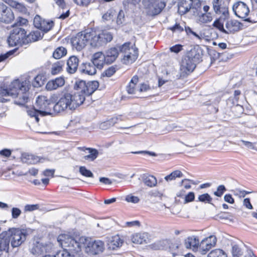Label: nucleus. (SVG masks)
I'll use <instances>...</instances> for the list:
<instances>
[{"label":"nucleus","mask_w":257,"mask_h":257,"mask_svg":"<svg viewBox=\"0 0 257 257\" xmlns=\"http://www.w3.org/2000/svg\"><path fill=\"white\" fill-rule=\"evenodd\" d=\"M131 43H127L119 47V51L123 54L122 62L125 64L133 63L138 57V50L135 45L130 46Z\"/></svg>","instance_id":"nucleus-7"},{"label":"nucleus","mask_w":257,"mask_h":257,"mask_svg":"<svg viewBox=\"0 0 257 257\" xmlns=\"http://www.w3.org/2000/svg\"><path fill=\"white\" fill-rule=\"evenodd\" d=\"M28 114L31 117H34L36 121L38 122L39 121V115H40L39 109L35 108H31L27 110Z\"/></svg>","instance_id":"nucleus-45"},{"label":"nucleus","mask_w":257,"mask_h":257,"mask_svg":"<svg viewBox=\"0 0 257 257\" xmlns=\"http://www.w3.org/2000/svg\"><path fill=\"white\" fill-rule=\"evenodd\" d=\"M67 54V50L63 47L57 48L53 52V56L55 59H59Z\"/></svg>","instance_id":"nucleus-38"},{"label":"nucleus","mask_w":257,"mask_h":257,"mask_svg":"<svg viewBox=\"0 0 257 257\" xmlns=\"http://www.w3.org/2000/svg\"><path fill=\"white\" fill-rule=\"evenodd\" d=\"M85 97L80 93H64L59 99L58 101L53 106L55 112H60L67 109L70 110L75 109L77 107L83 104Z\"/></svg>","instance_id":"nucleus-2"},{"label":"nucleus","mask_w":257,"mask_h":257,"mask_svg":"<svg viewBox=\"0 0 257 257\" xmlns=\"http://www.w3.org/2000/svg\"><path fill=\"white\" fill-rule=\"evenodd\" d=\"M115 15L116 13L114 10H109L103 15L102 19L103 21H110L113 20Z\"/></svg>","instance_id":"nucleus-44"},{"label":"nucleus","mask_w":257,"mask_h":257,"mask_svg":"<svg viewBox=\"0 0 257 257\" xmlns=\"http://www.w3.org/2000/svg\"><path fill=\"white\" fill-rule=\"evenodd\" d=\"M212 20V16L210 13H204L198 16V21L199 23L205 24L210 22Z\"/></svg>","instance_id":"nucleus-39"},{"label":"nucleus","mask_w":257,"mask_h":257,"mask_svg":"<svg viewBox=\"0 0 257 257\" xmlns=\"http://www.w3.org/2000/svg\"><path fill=\"white\" fill-rule=\"evenodd\" d=\"M80 173L86 177H93V173L89 170L87 169L84 166H81L79 168Z\"/></svg>","instance_id":"nucleus-50"},{"label":"nucleus","mask_w":257,"mask_h":257,"mask_svg":"<svg viewBox=\"0 0 257 257\" xmlns=\"http://www.w3.org/2000/svg\"><path fill=\"white\" fill-rule=\"evenodd\" d=\"M201 7V3L199 0H193L191 4V9L192 10H198Z\"/></svg>","instance_id":"nucleus-64"},{"label":"nucleus","mask_w":257,"mask_h":257,"mask_svg":"<svg viewBox=\"0 0 257 257\" xmlns=\"http://www.w3.org/2000/svg\"><path fill=\"white\" fill-rule=\"evenodd\" d=\"M79 59L75 56H72L69 57L67 62V67L66 70L68 73L70 74L74 73L77 70Z\"/></svg>","instance_id":"nucleus-20"},{"label":"nucleus","mask_w":257,"mask_h":257,"mask_svg":"<svg viewBox=\"0 0 257 257\" xmlns=\"http://www.w3.org/2000/svg\"><path fill=\"white\" fill-rule=\"evenodd\" d=\"M192 3H188L185 0H180L178 3V12L180 15H184L191 9Z\"/></svg>","instance_id":"nucleus-28"},{"label":"nucleus","mask_w":257,"mask_h":257,"mask_svg":"<svg viewBox=\"0 0 257 257\" xmlns=\"http://www.w3.org/2000/svg\"><path fill=\"white\" fill-rule=\"evenodd\" d=\"M143 181L146 185L150 187H154L157 184V179L153 175H145Z\"/></svg>","instance_id":"nucleus-34"},{"label":"nucleus","mask_w":257,"mask_h":257,"mask_svg":"<svg viewBox=\"0 0 257 257\" xmlns=\"http://www.w3.org/2000/svg\"><path fill=\"white\" fill-rule=\"evenodd\" d=\"M44 33L39 30L31 32L29 34L27 35V41H28V44L41 39Z\"/></svg>","instance_id":"nucleus-29"},{"label":"nucleus","mask_w":257,"mask_h":257,"mask_svg":"<svg viewBox=\"0 0 257 257\" xmlns=\"http://www.w3.org/2000/svg\"><path fill=\"white\" fill-rule=\"evenodd\" d=\"M216 238L214 235H210L203 239L199 244V251L205 254L210 249L214 247L216 243Z\"/></svg>","instance_id":"nucleus-14"},{"label":"nucleus","mask_w":257,"mask_h":257,"mask_svg":"<svg viewBox=\"0 0 257 257\" xmlns=\"http://www.w3.org/2000/svg\"><path fill=\"white\" fill-rule=\"evenodd\" d=\"M43 19L41 17H40L39 16L37 15L35 17L34 19V25L35 27L38 29H39V27L41 26V23H42Z\"/></svg>","instance_id":"nucleus-57"},{"label":"nucleus","mask_w":257,"mask_h":257,"mask_svg":"<svg viewBox=\"0 0 257 257\" xmlns=\"http://www.w3.org/2000/svg\"><path fill=\"white\" fill-rule=\"evenodd\" d=\"M184 26V24L181 25L180 24L176 23L174 26L169 28L168 29L173 33H180L183 31Z\"/></svg>","instance_id":"nucleus-49"},{"label":"nucleus","mask_w":257,"mask_h":257,"mask_svg":"<svg viewBox=\"0 0 257 257\" xmlns=\"http://www.w3.org/2000/svg\"><path fill=\"white\" fill-rule=\"evenodd\" d=\"M183 176V174L182 172L179 170H176L172 172L169 175L166 176L164 179L167 182H169L175 180L176 178H181Z\"/></svg>","instance_id":"nucleus-36"},{"label":"nucleus","mask_w":257,"mask_h":257,"mask_svg":"<svg viewBox=\"0 0 257 257\" xmlns=\"http://www.w3.org/2000/svg\"><path fill=\"white\" fill-rule=\"evenodd\" d=\"M155 0H143V3L144 7L146 9H150L149 13L150 15H156L161 12L163 8L165 7L164 3H161L159 6L153 5V3Z\"/></svg>","instance_id":"nucleus-15"},{"label":"nucleus","mask_w":257,"mask_h":257,"mask_svg":"<svg viewBox=\"0 0 257 257\" xmlns=\"http://www.w3.org/2000/svg\"><path fill=\"white\" fill-rule=\"evenodd\" d=\"M4 2L18 12L23 14L27 13V8L23 4L15 0H4Z\"/></svg>","instance_id":"nucleus-24"},{"label":"nucleus","mask_w":257,"mask_h":257,"mask_svg":"<svg viewBox=\"0 0 257 257\" xmlns=\"http://www.w3.org/2000/svg\"><path fill=\"white\" fill-rule=\"evenodd\" d=\"M241 94L240 91L237 90H235L233 94V97L231 96L227 100V103L228 104L236 105H238V101L239 99V96Z\"/></svg>","instance_id":"nucleus-42"},{"label":"nucleus","mask_w":257,"mask_h":257,"mask_svg":"<svg viewBox=\"0 0 257 257\" xmlns=\"http://www.w3.org/2000/svg\"><path fill=\"white\" fill-rule=\"evenodd\" d=\"M226 190L225 186L221 185L218 186L216 191L214 192V194L218 197L221 196L224 192Z\"/></svg>","instance_id":"nucleus-52"},{"label":"nucleus","mask_w":257,"mask_h":257,"mask_svg":"<svg viewBox=\"0 0 257 257\" xmlns=\"http://www.w3.org/2000/svg\"><path fill=\"white\" fill-rule=\"evenodd\" d=\"M59 240L62 244L72 251L78 252L84 247L86 252L95 255L102 252L104 249L103 242L101 240H92L88 237L81 236L74 238L68 235H61Z\"/></svg>","instance_id":"nucleus-1"},{"label":"nucleus","mask_w":257,"mask_h":257,"mask_svg":"<svg viewBox=\"0 0 257 257\" xmlns=\"http://www.w3.org/2000/svg\"><path fill=\"white\" fill-rule=\"evenodd\" d=\"M54 105L52 101L48 99L45 96H38L36 102V107L39 109L41 116L50 114L51 108H53Z\"/></svg>","instance_id":"nucleus-10"},{"label":"nucleus","mask_w":257,"mask_h":257,"mask_svg":"<svg viewBox=\"0 0 257 257\" xmlns=\"http://www.w3.org/2000/svg\"><path fill=\"white\" fill-rule=\"evenodd\" d=\"M28 90L29 87L26 82L16 80L12 83L9 89L4 90L3 93L5 96H11L15 98V104L23 105L29 99Z\"/></svg>","instance_id":"nucleus-3"},{"label":"nucleus","mask_w":257,"mask_h":257,"mask_svg":"<svg viewBox=\"0 0 257 257\" xmlns=\"http://www.w3.org/2000/svg\"><path fill=\"white\" fill-rule=\"evenodd\" d=\"M42 252V250L41 249V245L39 244L34 246L31 250V252L35 255L40 254Z\"/></svg>","instance_id":"nucleus-58"},{"label":"nucleus","mask_w":257,"mask_h":257,"mask_svg":"<svg viewBox=\"0 0 257 257\" xmlns=\"http://www.w3.org/2000/svg\"><path fill=\"white\" fill-rule=\"evenodd\" d=\"M231 252L232 257H242L244 255V249L240 244L233 242L231 244Z\"/></svg>","instance_id":"nucleus-27"},{"label":"nucleus","mask_w":257,"mask_h":257,"mask_svg":"<svg viewBox=\"0 0 257 257\" xmlns=\"http://www.w3.org/2000/svg\"><path fill=\"white\" fill-rule=\"evenodd\" d=\"M132 241L134 243L144 244L150 242V236L147 232L137 233L132 235Z\"/></svg>","instance_id":"nucleus-19"},{"label":"nucleus","mask_w":257,"mask_h":257,"mask_svg":"<svg viewBox=\"0 0 257 257\" xmlns=\"http://www.w3.org/2000/svg\"><path fill=\"white\" fill-rule=\"evenodd\" d=\"M8 43L11 46H23L28 44L26 31L23 28L17 27L11 32L8 39Z\"/></svg>","instance_id":"nucleus-6"},{"label":"nucleus","mask_w":257,"mask_h":257,"mask_svg":"<svg viewBox=\"0 0 257 257\" xmlns=\"http://www.w3.org/2000/svg\"><path fill=\"white\" fill-rule=\"evenodd\" d=\"M99 83L97 81H91L86 83L85 81L80 80L75 83L74 88L77 91L76 93H80L85 95H91L98 87Z\"/></svg>","instance_id":"nucleus-8"},{"label":"nucleus","mask_w":257,"mask_h":257,"mask_svg":"<svg viewBox=\"0 0 257 257\" xmlns=\"http://www.w3.org/2000/svg\"><path fill=\"white\" fill-rule=\"evenodd\" d=\"M159 244L160 245L159 249L164 248L168 246L170 251L173 256H175L179 253V249L180 247V244L176 241L171 242L166 239L159 241Z\"/></svg>","instance_id":"nucleus-16"},{"label":"nucleus","mask_w":257,"mask_h":257,"mask_svg":"<svg viewBox=\"0 0 257 257\" xmlns=\"http://www.w3.org/2000/svg\"><path fill=\"white\" fill-rule=\"evenodd\" d=\"M15 19L14 14L12 10L4 3L0 2V22L9 24Z\"/></svg>","instance_id":"nucleus-13"},{"label":"nucleus","mask_w":257,"mask_h":257,"mask_svg":"<svg viewBox=\"0 0 257 257\" xmlns=\"http://www.w3.org/2000/svg\"><path fill=\"white\" fill-rule=\"evenodd\" d=\"M64 234H61L58 236L57 238V241L59 243V244L62 246V248H64L62 250H60L57 252V253L54 255V257H73V256L70 254L69 251H71L72 252L75 253V252L69 250L68 247H65L62 244V241L59 240V238L61 235H64Z\"/></svg>","instance_id":"nucleus-30"},{"label":"nucleus","mask_w":257,"mask_h":257,"mask_svg":"<svg viewBox=\"0 0 257 257\" xmlns=\"http://www.w3.org/2000/svg\"><path fill=\"white\" fill-rule=\"evenodd\" d=\"M139 78L137 76H134L130 81L128 85L126 87V91L128 93L133 94H135L138 91L137 84L138 82Z\"/></svg>","instance_id":"nucleus-31"},{"label":"nucleus","mask_w":257,"mask_h":257,"mask_svg":"<svg viewBox=\"0 0 257 257\" xmlns=\"http://www.w3.org/2000/svg\"><path fill=\"white\" fill-rule=\"evenodd\" d=\"M55 171V169H46L43 172V175L46 177H53Z\"/></svg>","instance_id":"nucleus-63"},{"label":"nucleus","mask_w":257,"mask_h":257,"mask_svg":"<svg viewBox=\"0 0 257 257\" xmlns=\"http://www.w3.org/2000/svg\"><path fill=\"white\" fill-rule=\"evenodd\" d=\"M65 80L63 77H58L54 80L49 81L46 84V88L48 90H53L63 86Z\"/></svg>","instance_id":"nucleus-22"},{"label":"nucleus","mask_w":257,"mask_h":257,"mask_svg":"<svg viewBox=\"0 0 257 257\" xmlns=\"http://www.w3.org/2000/svg\"><path fill=\"white\" fill-rule=\"evenodd\" d=\"M21 210L17 207H13L12 209V216L13 218H17L21 214Z\"/></svg>","instance_id":"nucleus-54"},{"label":"nucleus","mask_w":257,"mask_h":257,"mask_svg":"<svg viewBox=\"0 0 257 257\" xmlns=\"http://www.w3.org/2000/svg\"><path fill=\"white\" fill-rule=\"evenodd\" d=\"M123 240L118 235L111 237L107 240V245L108 247L113 250L115 249L116 248L121 246Z\"/></svg>","instance_id":"nucleus-26"},{"label":"nucleus","mask_w":257,"mask_h":257,"mask_svg":"<svg viewBox=\"0 0 257 257\" xmlns=\"http://www.w3.org/2000/svg\"><path fill=\"white\" fill-rule=\"evenodd\" d=\"M184 244L187 248H190L194 251H199L200 242L195 236L188 237L185 239Z\"/></svg>","instance_id":"nucleus-23"},{"label":"nucleus","mask_w":257,"mask_h":257,"mask_svg":"<svg viewBox=\"0 0 257 257\" xmlns=\"http://www.w3.org/2000/svg\"><path fill=\"white\" fill-rule=\"evenodd\" d=\"M44 77L42 75H38L35 77L33 85L35 87H39L44 84Z\"/></svg>","instance_id":"nucleus-46"},{"label":"nucleus","mask_w":257,"mask_h":257,"mask_svg":"<svg viewBox=\"0 0 257 257\" xmlns=\"http://www.w3.org/2000/svg\"><path fill=\"white\" fill-rule=\"evenodd\" d=\"M249 192L244 190H241L240 189H235L234 190V195L237 196L240 198L244 197L246 194H248Z\"/></svg>","instance_id":"nucleus-56"},{"label":"nucleus","mask_w":257,"mask_h":257,"mask_svg":"<svg viewBox=\"0 0 257 257\" xmlns=\"http://www.w3.org/2000/svg\"><path fill=\"white\" fill-rule=\"evenodd\" d=\"M220 3L221 1L220 0H213L212 2L214 11L216 14L219 13V10L221 8Z\"/></svg>","instance_id":"nucleus-53"},{"label":"nucleus","mask_w":257,"mask_h":257,"mask_svg":"<svg viewBox=\"0 0 257 257\" xmlns=\"http://www.w3.org/2000/svg\"><path fill=\"white\" fill-rule=\"evenodd\" d=\"M5 232L7 233L8 238L10 239L13 247L19 246L26 240L27 234L24 230L12 228Z\"/></svg>","instance_id":"nucleus-9"},{"label":"nucleus","mask_w":257,"mask_h":257,"mask_svg":"<svg viewBox=\"0 0 257 257\" xmlns=\"http://www.w3.org/2000/svg\"><path fill=\"white\" fill-rule=\"evenodd\" d=\"M42 159L29 153H22L20 160L22 163L27 164H35L41 162Z\"/></svg>","instance_id":"nucleus-17"},{"label":"nucleus","mask_w":257,"mask_h":257,"mask_svg":"<svg viewBox=\"0 0 257 257\" xmlns=\"http://www.w3.org/2000/svg\"><path fill=\"white\" fill-rule=\"evenodd\" d=\"M73 49L77 51H81L88 44L87 31L81 32L77 34L71 40Z\"/></svg>","instance_id":"nucleus-11"},{"label":"nucleus","mask_w":257,"mask_h":257,"mask_svg":"<svg viewBox=\"0 0 257 257\" xmlns=\"http://www.w3.org/2000/svg\"><path fill=\"white\" fill-rule=\"evenodd\" d=\"M232 10L237 17L244 19L246 21H249L246 17L249 13V10L244 3L241 2L236 3L233 5Z\"/></svg>","instance_id":"nucleus-12"},{"label":"nucleus","mask_w":257,"mask_h":257,"mask_svg":"<svg viewBox=\"0 0 257 257\" xmlns=\"http://www.w3.org/2000/svg\"><path fill=\"white\" fill-rule=\"evenodd\" d=\"M80 150L85 151H88L89 155L85 156L83 158L85 160H89L91 161H94L98 156V152L97 150L91 148H79Z\"/></svg>","instance_id":"nucleus-33"},{"label":"nucleus","mask_w":257,"mask_h":257,"mask_svg":"<svg viewBox=\"0 0 257 257\" xmlns=\"http://www.w3.org/2000/svg\"><path fill=\"white\" fill-rule=\"evenodd\" d=\"M185 190L183 189L180 190L176 193V196L175 198V203L177 204H183L185 199Z\"/></svg>","instance_id":"nucleus-40"},{"label":"nucleus","mask_w":257,"mask_h":257,"mask_svg":"<svg viewBox=\"0 0 257 257\" xmlns=\"http://www.w3.org/2000/svg\"><path fill=\"white\" fill-rule=\"evenodd\" d=\"M7 234L5 231L0 234V248L9 251L10 239L8 238Z\"/></svg>","instance_id":"nucleus-32"},{"label":"nucleus","mask_w":257,"mask_h":257,"mask_svg":"<svg viewBox=\"0 0 257 257\" xmlns=\"http://www.w3.org/2000/svg\"><path fill=\"white\" fill-rule=\"evenodd\" d=\"M122 119L121 116H117L113 117L107 121V123H109V125H113L115 123L118 122L119 121H121Z\"/></svg>","instance_id":"nucleus-60"},{"label":"nucleus","mask_w":257,"mask_h":257,"mask_svg":"<svg viewBox=\"0 0 257 257\" xmlns=\"http://www.w3.org/2000/svg\"><path fill=\"white\" fill-rule=\"evenodd\" d=\"M213 26L217 28L222 32L225 33L226 30L224 29L223 24L221 23L219 20H216L215 21H214Z\"/></svg>","instance_id":"nucleus-55"},{"label":"nucleus","mask_w":257,"mask_h":257,"mask_svg":"<svg viewBox=\"0 0 257 257\" xmlns=\"http://www.w3.org/2000/svg\"><path fill=\"white\" fill-rule=\"evenodd\" d=\"M182 50V45L180 44L175 45L170 48V50L172 52L178 53Z\"/></svg>","instance_id":"nucleus-62"},{"label":"nucleus","mask_w":257,"mask_h":257,"mask_svg":"<svg viewBox=\"0 0 257 257\" xmlns=\"http://www.w3.org/2000/svg\"><path fill=\"white\" fill-rule=\"evenodd\" d=\"M207 257H227L226 252L219 248L211 250L207 255Z\"/></svg>","instance_id":"nucleus-37"},{"label":"nucleus","mask_w":257,"mask_h":257,"mask_svg":"<svg viewBox=\"0 0 257 257\" xmlns=\"http://www.w3.org/2000/svg\"><path fill=\"white\" fill-rule=\"evenodd\" d=\"M63 62L62 61H58L54 63L51 67V73L53 75H56L60 72L62 70Z\"/></svg>","instance_id":"nucleus-43"},{"label":"nucleus","mask_w":257,"mask_h":257,"mask_svg":"<svg viewBox=\"0 0 257 257\" xmlns=\"http://www.w3.org/2000/svg\"><path fill=\"white\" fill-rule=\"evenodd\" d=\"M241 24L236 20L227 21L225 24V34H230L239 31L241 28Z\"/></svg>","instance_id":"nucleus-25"},{"label":"nucleus","mask_w":257,"mask_h":257,"mask_svg":"<svg viewBox=\"0 0 257 257\" xmlns=\"http://www.w3.org/2000/svg\"><path fill=\"white\" fill-rule=\"evenodd\" d=\"M125 200L128 202L137 203L139 202V199L137 196L128 195L126 196Z\"/></svg>","instance_id":"nucleus-59"},{"label":"nucleus","mask_w":257,"mask_h":257,"mask_svg":"<svg viewBox=\"0 0 257 257\" xmlns=\"http://www.w3.org/2000/svg\"><path fill=\"white\" fill-rule=\"evenodd\" d=\"M92 63L97 68L100 69L103 67L105 63H106V59L101 52H98L93 54L92 58Z\"/></svg>","instance_id":"nucleus-21"},{"label":"nucleus","mask_w":257,"mask_h":257,"mask_svg":"<svg viewBox=\"0 0 257 257\" xmlns=\"http://www.w3.org/2000/svg\"><path fill=\"white\" fill-rule=\"evenodd\" d=\"M202 50L198 46L192 49L182 60L180 70L181 76L192 72L196 67V64L201 61Z\"/></svg>","instance_id":"nucleus-4"},{"label":"nucleus","mask_w":257,"mask_h":257,"mask_svg":"<svg viewBox=\"0 0 257 257\" xmlns=\"http://www.w3.org/2000/svg\"><path fill=\"white\" fill-rule=\"evenodd\" d=\"M119 47L120 46L112 47L106 51L104 55L106 59V63H112L116 60L120 52Z\"/></svg>","instance_id":"nucleus-18"},{"label":"nucleus","mask_w":257,"mask_h":257,"mask_svg":"<svg viewBox=\"0 0 257 257\" xmlns=\"http://www.w3.org/2000/svg\"><path fill=\"white\" fill-rule=\"evenodd\" d=\"M111 34L107 32L97 33L95 31H87L88 44L92 48H98L110 42L112 39Z\"/></svg>","instance_id":"nucleus-5"},{"label":"nucleus","mask_w":257,"mask_h":257,"mask_svg":"<svg viewBox=\"0 0 257 257\" xmlns=\"http://www.w3.org/2000/svg\"><path fill=\"white\" fill-rule=\"evenodd\" d=\"M53 26V22L52 21H46L43 20L41 23V26L39 27V29L43 32H47L51 29Z\"/></svg>","instance_id":"nucleus-41"},{"label":"nucleus","mask_w":257,"mask_h":257,"mask_svg":"<svg viewBox=\"0 0 257 257\" xmlns=\"http://www.w3.org/2000/svg\"><path fill=\"white\" fill-rule=\"evenodd\" d=\"M239 142L241 143L242 145H244L248 149L257 151L255 143H252L243 140H240Z\"/></svg>","instance_id":"nucleus-47"},{"label":"nucleus","mask_w":257,"mask_h":257,"mask_svg":"<svg viewBox=\"0 0 257 257\" xmlns=\"http://www.w3.org/2000/svg\"><path fill=\"white\" fill-rule=\"evenodd\" d=\"M198 200L200 202L211 204L212 198L208 193H205L199 195Z\"/></svg>","instance_id":"nucleus-48"},{"label":"nucleus","mask_w":257,"mask_h":257,"mask_svg":"<svg viewBox=\"0 0 257 257\" xmlns=\"http://www.w3.org/2000/svg\"><path fill=\"white\" fill-rule=\"evenodd\" d=\"M195 199V194L193 192H189L187 194L185 192V199L184 201V204H186L189 202L193 201Z\"/></svg>","instance_id":"nucleus-51"},{"label":"nucleus","mask_w":257,"mask_h":257,"mask_svg":"<svg viewBox=\"0 0 257 257\" xmlns=\"http://www.w3.org/2000/svg\"><path fill=\"white\" fill-rule=\"evenodd\" d=\"M116 72V69L115 67L111 66L106 69L105 72V75L107 77H111L112 76L114 73Z\"/></svg>","instance_id":"nucleus-61"},{"label":"nucleus","mask_w":257,"mask_h":257,"mask_svg":"<svg viewBox=\"0 0 257 257\" xmlns=\"http://www.w3.org/2000/svg\"><path fill=\"white\" fill-rule=\"evenodd\" d=\"M96 66L92 63H86L84 64V68L83 69L82 72L85 74L92 75L96 72Z\"/></svg>","instance_id":"nucleus-35"}]
</instances>
